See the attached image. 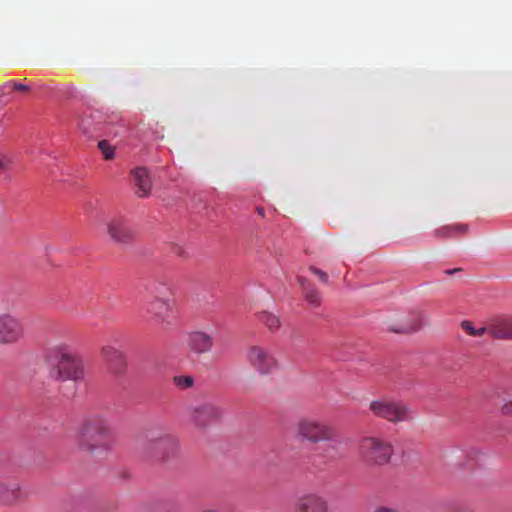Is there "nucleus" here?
I'll return each instance as SVG.
<instances>
[{"label":"nucleus","instance_id":"nucleus-21","mask_svg":"<svg viewBox=\"0 0 512 512\" xmlns=\"http://www.w3.org/2000/svg\"><path fill=\"white\" fill-rule=\"evenodd\" d=\"M421 325H422V323H421L420 316L417 314L415 316V320L412 324L404 325L399 328H391L390 330L393 332H396V333L408 334V333H413V332L418 331L420 329Z\"/></svg>","mask_w":512,"mask_h":512},{"label":"nucleus","instance_id":"nucleus-28","mask_svg":"<svg viewBox=\"0 0 512 512\" xmlns=\"http://www.w3.org/2000/svg\"><path fill=\"white\" fill-rule=\"evenodd\" d=\"M500 413L504 417L512 418V399L506 400L501 405Z\"/></svg>","mask_w":512,"mask_h":512},{"label":"nucleus","instance_id":"nucleus-3","mask_svg":"<svg viewBox=\"0 0 512 512\" xmlns=\"http://www.w3.org/2000/svg\"><path fill=\"white\" fill-rule=\"evenodd\" d=\"M144 309L149 318L162 327L172 324L176 301L173 289L168 282L153 280L145 286Z\"/></svg>","mask_w":512,"mask_h":512},{"label":"nucleus","instance_id":"nucleus-12","mask_svg":"<svg viewBox=\"0 0 512 512\" xmlns=\"http://www.w3.org/2000/svg\"><path fill=\"white\" fill-rule=\"evenodd\" d=\"M101 355L110 374L114 376H123L125 374L127 361L125 354L121 350L107 345L101 349Z\"/></svg>","mask_w":512,"mask_h":512},{"label":"nucleus","instance_id":"nucleus-25","mask_svg":"<svg viewBox=\"0 0 512 512\" xmlns=\"http://www.w3.org/2000/svg\"><path fill=\"white\" fill-rule=\"evenodd\" d=\"M465 455L469 460L477 462L482 457L483 453L479 448L470 447L465 451Z\"/></svg>","mask_w":512,"mask_h":512},{"label":"nucleus","instance_id":"nucleus-29","mask_svg":"<svg viewBox=\"0 0 512 512\" xmlns=\"http://www.w3.org/2000/svg\"><path fill=\"white\" fill-rule=\"evenodd\" d=\"M461 328L469 335L475 337L477 328L474 327L473 322L469 320H463L461 322Z\"/></svg>","mask_w":512,"mask_h":512},{"label":"nucleus","instance_id":"nucleus-9","mask_svg":"<svg viewBox=\"0 0 512 512\" xmlns=\"http://www.w3.org/2000/svg\"><path fill=\"white\" fill-rule=\"evenodd\" d=\"M25 325L14 314H0V345H14L25 338Z\"/></svg>","mask_w":512,"mask_h":512},{"label":"nucleus","instance_id":"nucleus-18","mask_svg":"<svg viewBox=\"0 0 512 512\" xmlns=\"http://www.w3.org/2000/svg\"><path fill=\"white\" fill-rule=\"evenodd\" d=\"M469 230L467 224L457 223L437 228L434 235L438 238H454L465 235Z\"/></svg>","mask_w":512,"mask_h":512},{"label":"nucleus","instance_id":"nucleus-32","mask_svg":"<svg viewBox=\"0 0 512 512\" xmlns=\"http://www.w3.org/2000/svg\"><path fill=\"white\" fill-rule=\"evenodd\" d=\"M475 333V337H482L486 333L490 334V321L488 322L487 326L477 328Z\"/></svg>","mask_w":512,"mask_h":512},{"label":"nucleus","instance_id":"nucleus-20","mask_svg":"<svg viewBox=\"0 0 512 512\" xmlns=\"http://www.w3.org/2000/svg\"><path fill=\"white\" fill-rule=\"evenodd\" d=\"M259 321L263 323L270 331H276L281 326V321L278 316L270 312L263 311L258 315Z\"/></svg>","mask_w":512,"mask_h":512},{"label":"nucleus","instance_id":"nucleus-17","mask_svg":"<svg viewBox=\"0 0 512 512\" xmlns=\"http://www.w3.org/2000/svg\"><path fill=\"white\" fill-rule=\"evenodd\" d=\"M21 498V490L18 484L0 483V502L6 505L16 503Z\"/></svg>","mask_w":512,"mask_h":512},{"label":"nucleus","instance_id":"nucleus-13","mask_svg":"<svg viewBox=\"0 0 512 512\" xmlns=\"http://www.w3.org/2000/svg\"><path fill=\"white\" fill-rule=\"evenodd\" d=\"M328 510L326 499L316 493L301 496L295 504V512H328Z\"/></svg>","mask_w":512,"mask_h":512},{"label":"nucleus","instance_id":"nucleus-15","mask_svg":"<svg viewBox=\"0 0 512 512\" xmlns=\"http://www.w3.org/2000/svg\"><path fill=\"white\" fill-rule=\"evenodd\" d=\"M131 176L136 195L140 198L148 197L153 186L149 170L143 166L135 167L131 170Z\"/></svg>","mask_w":512,"mask_h":512},{"label":"nucleus","instance_id":"nucleus-11","mask_svg":"<svg viewBox=\"0 0 512 512\" xmlns=\"http://www.w3.org/2000/svg\"><path fill=\"white\" fill-rule=\"evenodd\" d=\"M106 231L110 240L119 245H130L135 240V232L128 221L116 216L106 222Z\"/></svg>","mask_w":512,"mask_h":512},{"label":"nucleus","instance_id":"nucleus-24","mask_svg":"<svg viewBox=\"0 0 512 512\" xmlns=\"http://www.w3.org/2000/svg\"><path fill=\"white\" fill-rule=\"evenodd\" d=\"M13 159L5 154H0V174L9 172L13 166Z\"/></svg>","mask_w":512,"mask_h":512},{"label":"nucleus","instance_id":"nucleus-10","mask_svg":"<svg viewBox=\"0 0 512 512\" xmlns=\"http://www.w3.org/2000/svg\"><path fill=\"white\" fill-rule=\"evenodd\" d=\"M187 418L198 428H206L222 417V410L212 403H201L187 409Z\"/></svg>","mask_w":512,"mask_h":512},{"label":"nucleus","instance_id":"nucleus-26","mask_svg":"<svg viewBox=\"0 0 512 512\" xmlns=\"http://www.w3.org/2000/svg\"><path fill=\"white\" fill-rule=\"evenodd\" d=\"M3 89H12L15 91H29L30 87L28 85L10 81L3 85Z\"/></svg>","mask_w":512,"mask_h":512},{"label":"nucleus","instance_id":"nucleus-2","mask_svg":"<svg viewBox=\"0 0 512 512\" xmlns=\"http://www.w3.org/2000/svg\"><path fill=\"white\" fill-rule=\"evenodd\" d=\"M139 458L149 464L167 463L179 456L178 440L170 433L149 429L137 440Z\"/></svg>","mask_w":512,"mask_h":512},{"label":"nucleus","instance_id":"nucleus-31","mask_svg":"<svg viewBox=\"0 0 512 512\" xmlns=\"http://www.w3.org/2000/svg\"><path fill=\"white\" fill-rule=\"evenodd\" d=\"M371 512H400L396 507L387 505H378Z\"/></svg>","mask_w":512,"mask_h":512},{"label":"nucleus","instance_id":"nucleus-6","mask_svg":"<svg viewBox=\"0 0 512 512\" xmlns=\"http://www.w3.org/2000/svg\"><path fill=\"white\" fill-rule=\"evenodd\" d=\"M369 410L375 417L382 418L391 423L405 422L412 419L411 409L400 401L388 399L373 400Z\"/></svg>","mask_w":512,"mask_h":512},{"label":"nucleus","instance_id":"nucleus-23","mask_svg":"<svg viewBox=\"0 0 512 512\" xmlns=\"http://www.w3.org/2000/svg\"><path fill=\"white\" fill-rule=\"evenodd\" d=\"M98 148L102 152L106 160H111L115 157V147L109 141L101 140L98 142Z\"/></svg>","mask_w":512,"mask_h":512},{"label":"nucleus","instance_id":"nucleus-22","mask_svg":"<svg viewBox=\"0 0 512 512\" xmlns=\"http://www.w3.org/2000/svg\"><path fill=\"white\" fill-rule=\"evenodd\" d=\"M174 385L181 389H189L194 385V377L190 375H179L173 378Z\"/></svg>","mask_w":512,"mask_h":512},{"label":"nucleus","instance_id":"nucleus-16","mask_svg":"<svg viewBox=\"0 0 512 512\" xmlns=\"http://www.w3.org/2000/svg\"><path fill=\"white\" fill-rule=\"evenodd\" d=\"M490 335L496 340H512V317L499 316L491 319Z\"/></svg>","mask_w":512,"mask_h":512},{"label":"nucleus","instance_id":"nucleus-1","mask_svg":"<svg viewBox=\"0 0 512 512\" xmlns=\"http://www.w3.org/2000/svg\"><path fill=\"white\" fill-rule=\"evenodd\" d=\"M75 444L79 451L91 457L107 456L114 447L112 430L107 420L98 415L85 418L77 429Z\"/></svg>","mask_w":512,"mask_h":512},{"label":"nucleus","instance_id":"nucleus-35","mask_svg":"<svg viewBox=\"0 0 512 512\" xmlns=\"http://www.w3.org/2000/svg\"><path fill=\"white\" fill-rule=\"evenodd\" d=\"M256 211H257L258 215H260L261 217L265 216L264 209L262 207H257Z\"/></svg>","mask_w":512,"mask_h":512},{"label":"nucleus","instance_id":"nucleus-19","mask_svg":"<svg viewBox=\"0 0 512 512\" xmlns=\"http://www.w3.org/2000/svg\"><path fill=\"white\" fill-rule=\"evenodd\" d=\"M298 282L303 289L306 301L315 307L320 306L321 296L316 287L313 284H311L306 278L301 276L298 277Z\"/></svg>","mask_w":512,"mask_h":512},{"label":"nucleus","instance_id":"nucleus-33","mask_svg":"<svg viewBox=\"0 0 512 512\" xmlns=\"http://www.w3.org/2000/svg\"><path fill=\"white\" fill-rule=\"evenodd\" d=\"M79 125H80V128L83 130V132L85 134H90L91 133V129L89 127L88 119H82Z\"/></svg>","mask_w":512,"mask_h":512},{"label":"nucleus","instance_id":"nucleus-27","mask_svg":"<svg viewBox=\"0 0 512 512\" xmlns=\"http://www.w3.org/2000/svg\"><path fill=\"white\" fill-rule=\"evenodd\" d=\"M309 270L316 275L322 283L327 284L329 282L328 274L326 272L315 266H310Z\"/></svg>","mask_w":512,"mask_h":512},{"label":"nucleus","instance_id":"nucleus-30","mask_svg":"<svg viewBox=\"0 0 512 512\" xmlns=\"http://www.w3.org/2000/svg\"><path fill=\"white\" fill-rule=\"evenodd\" d=\"M166 512H184V508L179 503H167L166 506Z\"/></svg>","mask_w":512,"mask_h":512},{"label":"nucleus","instance_id":"nucleus-4","mask_svg":"<svg viewBox=\"0 0 512 512\" xmlns=\"http://www.w3.org/2000/svg\"><path fill=\"white\" fill-rule=\"evenodd\" d=\"M358 453L366 466L382 468L391 464L395 447L386 437L369 435L359 440Z\"/></svg>","mask_w":512,"mask_h":512},{"label":"nucleus","instance_id":"nucleus-7","mask_svg":"<svg viewBox=\"0 0 512 512\" xmlns=\"http://www.w3.org/2000/svg\"><path fill=\"white\" fill-rule=\"evenodd\" d=\"M58 354L57 377L62 381H80L85 376L82 359L75 353H71L64 346L54 349Z\"/></svg>","mask_w":512,"mask_h":512},{"label":"nucleus","instance_id":"nucleus-34","mask_svg":"<svg viewBox=\"0 0 512 512\" xmlns=\"http://www.w3.org/2000/svg\"><path fill=\"white\" fill-rule=\"evenodd\" d=\"M461 271V268H454V269H448V270H445L444 273L446 275H453L457 272Z\"/></svg>","mask_w":512,"mask_h":512},{"label":"nucleus","instance_id":"nucleus-8","mask_svg":"<svg viewBox=\"0 0 512 512\" xmlns=\"http://www.w3.org/2000/svg\"><path fill=\"white\" fill-rule=\"evenodd\" d=\"M246 356L250 366L261 375L272 374L279 368L277 358L266 347L253 345L248 348Z\"/></svg>","mask_w":512,"mask_h":512},{"label":"nucleus","instance_id":"nucleus-5","mask_svg":"<svg viewBox=\"0 0 512 512\" xmlns=\"http://www.w3.org/2000/svg\"><path fill=\"white\" fill-rule=\"evenodd\" d=\"M293 435L299 442L310 444L334 442L338 438V432L333 425L313 417L298 419L293 428Z\"/></svg>","mask_w":512,"mask_h":512},{"label":"nucleus","instance_id":"nucleus-14","mask_svg":"<svg viewBox=\"0 0 512 512\" xmlns=\"http://www.w3.org/2000/svg\"><path fill=\"white\" fill-rule=\"evenodd\" d=\"M213 346V336L204 331H193L188 334L187 347L191 352L197 355L208 353Z\"/></svg>","mask_w":512,"mask_h":512}]
</instances>
